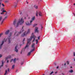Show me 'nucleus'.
Returning <instances> with one entry per match:
<instances>
[{"label": "nucleus", "instance_id": "obj_19", "mask_svg": "<svg viewBox=\"0 0 75 75\" xmlns=\"http://www.w3.org/2000/svg\"><path fill=\"white\" fill-rule=\"evenodd\" d=\"M35 19V16H33V18L32 19V21H34Z\"/></svg>", "mask_w": 75, "mask_h": 75}, {"label": "nucleus", "instance_id": "obj_41", "mask_svg": "<svg viewBox=\"0 0 75 75\" xmlns=\"http://www.w3.org/2000/svg\"><path fill=\"white\" fill-rule=\"evenodd\" d=\"M1 57H2V55H1V54H0V58H1Z\"/></svg>", "mask_w": 75, "mask_h": 75}, {"label": "nucleus", "instance_id": "obj_18", "mask_svg": "<svg viewBox=\"0 0 75 75\" xmlns=\"http://www.w3.org/2000/svg\"><path fill=\"white\" fill-rule=\"evenodd\" d=\"M3 64H4V62H3V60L2 61V64L1 66L0 67H3Z\"/></svg>", "mask_w": 75, "mask_h": 75}, {"label": "nucleus", "instance_id": "obj_51", "mask_svg": "<svg viewBox=\"0 0 75 75\" xmlns=\"http://www.w3.org/2000/svg\"><path fill=\"white\" fill-rule=\"evenodd\" d=\"M43 28V27H42V28Z\"/></svg>", "mask_w": 75, "mask_h": 75}, {"label": "nucleus", "instance_id": "obj_46", "mask_svg": "<svg viewBox=\"0 0 75 75\" xmlns=\"http://www.w3.org/2000/svg\"><path fill=\"white\" fill-rule=\"evenodd\" d=\"M64 65L65 66L66 65V63H65L64 64Z\"/></svg>", "mask_w": 75, "mask_h": 75}, {"label": "nucleus", "instance_id": "obj_45", "mask_svg": "<svg viewBox=\"0 0 75 75\" xmlns=\"http://www.w3.org/2000/svg\"><path fill=\"white\" fill-rule=\"evenodd\" d=\"M8 60L7 61V63H8Z\"/></svg>", "mask_w": 75, "mask_h": 75}, {"label": "nucleus", "instance_id": "obj_44", "mask_svg": "<svg viewBox=\"0 0 75 75\" xmlns=\"http://www.w3.org/2000/svg\"><path fill=\"white\" fill-rule=\"evenodd\" d=\"M58 68H59V67L57 66V69H58Z\"/></svg>", "mask_w": 75, "mask_h": 75}, {"label": "nucleus", "instance_id": "obj_14", "mask_svg": "<svg viewBox=\"0 0 75 75\" xmlns=\"http://www.w3.org/2000/svg\"><path fill=\"white\" fill-rule=\"evenodd\" d=\"M16 19H15L13 22V24L14 25H16Z\"/></svg>", "mask_w": 75, "mask_h": 75}, {"label": "nucleus", "instance_id": "obj_57", "mask_svg": "<svg viewBox=\"0 0 75 75\" xmlns=\"http://www.w3.org/2000/svg\"><path fill=\"white\" fill-rule=\"evenodd\" d=\"M21 45H20V46H21Z\"/></svg>", "mask_w": 75, "mask_h": 75}, {"label": "nucleus", "instance_id": "obj_56", "mask_svg": "<svg viewBox=\"0 0 75 75\" xmlns=\"http://www.w3.org/2000/svg\"><path fill=\"white\" fill-rule=\"evenodd\" d=\"M3 0H0V1H2Z\"/></svg>", "mask_w": 75, "mask_h": 75}, {"label": "nucleus", "instance_id": "obj_11", "mask_svg": "<svg viewBox=\"0 0 75 75\" xmlns=\"http://www.w3.org/2000/svg\"><path fill=\"white\" fill-rule=\"evenodd\" d=\"M2 13H1V14L2 15V14H4V13H6V10H4L3 11H2Z\"/></svg>", "mask_w": 75, "mask_h": 75}, {"label": "nucleus", "instance_id": "obj_12", "mask_svg": "<svg viewBox=\"0 0 75 75\" xmlns=\"http://www.w3.org/2000/svg\"><path fill=\"white\" fill-rule=\"evenodd\" d=\"M26 25H30L31 24L29 23L28 21H27L26 22Z\"/></svg>", "mask_w": 75, "mask_h": 75}, {"label": "nucleus", "instance_id": "obj_28", "mask_svg": "<svg viewBox=\"0 0 75 75\" xmlns=\"http://www.w3.org/2000/svg\"><path fill=\"white\" fill-rule=\"evenodd\" d=\"M3 17H2V16H1L0 17V21H1V19H2Z\"/></svg>", "mask_w": 75, "mask_h": 75}, {"label": "nucleus", "instance_id": "obj_33", "mask_svg": "<svg viewBox=\"0 0 75 75\" xmlns=\"http://www.w3.org/2000/svg\"><path fill=\"white\" fill-rule=\"evenodd\" d=\"M67 64H69V61H67Z\"/></svg>", "mask_w": 75, "mask_h": 75}, {"label": "nucleus", "instance_id": "obj_37", "mask_svg": "<svg viewBox=\"0 0 75 75\" xmlns=\"http://www.w3.org/2000/svg\"><path fill=\"white\" fill-rule=\"evenodd\" d=\"M1 2H0V7H1Z\"/></svg>", "mask_w": 75, "mask_h": 75}, {"label": "nucleus", "instance_id": "obj_43", "mask_svg": "<svg viewBox=\"0 0 75 75\" xmlns=\"http://www.w3.org/2000/svg\"><path fill=\"white\" fill-rule=\"evenodd\" d=\"M4 20H5V19H4H4H3L2 21L4 22Z\"/></svg>", "mask_w": 75, "mask_h": 75}, {"label": "nucleus", "instance_id": "obj_60", "mask_svg": "<svg viewBox=\"0 0 75 75\" xmlns=\"http://www.w3.org/2000/svg\"><path fill=\"white\" fill-rule=\"evenodd\" d=\"M33 34V33L32 34Z\"/></svg>", "mask_w": 75, "mask_h": 75}, {"label": "nucleus", "instance_id": "obj_52", "mask_svg": "<svg viewBox=\"0 0 75 75\" xmlns=\"http://www.w3.org/2000/svg\"><path fill=\"white\" fill-rule=\"evenodd\" d=\"M72 68V67H71V68Z\"/></svg>", "mask_w": 75, "mask_h": 75}, {"label": "nucleus", "instance_id": "obj_25", "mask_svg": "<svg viewBox=\"0 0 75 75\" xmlns=\"http://www.w3.org/2000/svg\"><path fill=\"white\" fill-rule=\"evenodd\" d=\"M36 43L37 44H38V39L36 40Z\"/></svg>", "mask_w": 75, "mask_h": 75}, {"label": "nucleus", "instance_id": "obj_26", "mask_svg": "<svg viewBox=\"0 0 75 75\" xmlns=\"http://www.w3.org/2000/svg\"><path fill=\"white\" fill-rule=\"evenodd\" d=\"M69 72H70V73H72V72H73V70H71L69 71Z\"/></svg>", "mask_w": 75, "mask_h": 75}, {"label": "nucleus", "instance_id": "obj_59", "mask_svg": "<svg viewBox=\"0 0 75 75\" xmlns=\"http://www.w3.org/2000/svg\"><path fill=\"white\" fill-rule=\"evenodd\" d=\"M27 16H28V15H26Z\"/></svg>", "mask_w": 75, "mask_h": 75}, {"label": "nucleus", "instance_id": "obj_50", "mask_svg": "<svg viewBox=\"0 0 75 75\" xmlns=\"http://www.w3.org/2000/svg\"><path fill=\"white\" fill-rule=\"evenodd\" d=\"M25 19H26V18H25Z\"/></svg>", "mask_w": 75, "mask_h": 75}, {"label": "nucleus", "instance_id": "obj_4", "mask_svg": "<svg viewBox=\"0 0 75 75\" xmlns=\"http://www.w3.org/2000/svg\"><path fill=\"white\" fill-rule=\"evenodd\" d=\"M24 20H23V18H21V19H19V21L18 22L17 24V25L16 27H18V25H19V24H20V25H21V24H23L24 23Z\"/></svg>", "mask_w": 75, "mask_h": 75}, {"label": "nucleus", "instance_id": "obj_39", "mask_svg": "<svg viewBox=\"0 0 75 75\" xmlns=\"http://www.w3.org/2000/svg\"><path fill=\"white\" fill-rule=\"evenodd\" d=\"M40 37L39 36L38 37V40H40Z\"/></svg>", "mask_w": 75, "mask_h": 75}, {"label": "nucleus", "instance_id": "obj_30", "mask_svg": "<svg viewBox=\"0 0 75 75\" xmlns=\"http://www.w3.org/2000/svg\"><path fill=\"white\" fill-rule=\"evenodd\" d=\"M54 73V72L52 71L50 74V75H52V74H53Z\"/></svg>", "mask_w": 75, "mask_h": 75}, {"label": "nucleus", "instance_id": "obj_7", "mask_svg": "<svg viewBox=\"0 0 75 75\" xmlns=\"http://www.w3.org/2000/svg\"><path fill=\"white\" fill-rule=\"evenodd\" d=\"M38 27H36L35 29V33H39V30H38Z\"/></svg>", "mask_w": 75, "mask_h": 75}, {"label": "nucleus", "instance_id": "obj_55", "mask_svg": "<svg viewBox=\"0 0 75 75\" xmlns=\"http://www.w3.org/2000/svg\"><path fill=\"white\" fill-rule=\"evenodd\" d=\"M74 61H75V59H74Z\"/></svg>", "mask_w": 75, "mask_h": 75}, {"label": "nucleus", "instance_id": "obj_53", "mask_svg": "<svg viewBox=\"0 0 75 75\" xmlns=\"http://www.w3.org/2000/svg\"><path fill=\"white\" fill-rule=\"evenodd\" d=\"M62 74H63V75H64V74L63 73H62Z\"/></svg>", "mask_w": 75, "mask_h": 75}, {"label": "nucleus", "instance_id": "obj_58", "mask_svg": "<svg viewBox=\"0 0 75 75\" xmlns=\"http://www.w3.org/2000/svg\"><path fill=\"white\" fill-rule=\"evenodd\" d=\"M27 4H28V2H27Z\"/></svg>", "mask_w": 75, "mask_h": 75}, {"label": "nucleus", "instance_id": "obj_6", "mask_svg": "<svg viewBox=\"0 0 75 75\" xmlns=\"http://www.w3.org/2000/svg\"><path fill=\"white\" fill-rule=\"evenodd\" d=\"M30 29H28V31H25L24 33L21 35L22 37H24V36H26L27 34L30 33Z\"/></svg>", "mask_w": 75, "mask_h": 75}, {"label": "nucleus", "instance_id": "obj_31", "mask_svg": "<svg viewBox=\"0 0 75 75\" xmlns=\"http://www.w3.org/2000/svg\"><path fill=\"white\" fill-rule=\"evenodd\" d=\"M23 64H24V62H22L21 63V65H22Z\"/></svg>", "mask_w": 75, "mask_h": 75}, {"label": "nucleus", "instance_id": "obj_16", "mask_svg": "<svg viewBox=\"0 0 75 75\" xmlns=\"http://www.w3.org/2000/svg\"><path fill=\"white\" fill-rule=\"evenodd\" d=\"M8 58H11V56H8L6 57V59H7Z\"/></svg>", "mask_w": 75, "mask_h": 75}, {"label": "nucleus", "instance_id": "obj_35", "mask_svg": "<svg viewBox=\"0 0 75 75\" xmlns=\"http://www.w3.org/2000/svg\"><path fill=\"white\" fill-rule=\"evenodd\" d=\"M10 69H9V68H8V72H10Z\"/></svg>", "mask_w": 75, "mask_h": 75}, {"label": "nucleus", "instance_id": "obj_24", "mask_svg": "<svg viewBox=\"0 0 75 75\" xmlns=\"http://www.w3.org/2000/svg\"><path fill=\"white\" fill-rule=\"evenodd\" d=\"M25 41V38H24L23 39V44H24V42Z\"/></svg>", "mask_w": 75, "mask_h": 75}, {"label": "nucleus", "instance_id": "obj_17", "mask_svg": "<svg viewBox=\"0 0 75 75\" xmlns=\"http://www.w3.org/2000/svg\"><path fill=\"white\" fill-rule=\"evenodd\" d=\"M38 6H36L35 5L34 6V7H35V8L36 9H37L38 8Z\"/></svg>", "mask_w": 75, "mask_h": 75}, {"label": "nucleus", "instance_id": "obj_21", "mask_svg": "<svg viewBox=\"0 0 75 75\" xmlns=\"http://www.w3.org/2000/svg\"><path fill=\"white\" fill-rule=\"evenodd\" d=\"M14 67H15V65H13L12 66V69H14Z\"/></svg>", "mask_w": 75, "mask_h": 75}, {"label": "nucleus", "instance_id": "obj_34", "mask_svg": "<svg viewBox=\"0 0 75 75\" xmlns=\"http://www.w3.org/2000/svg\"><path fill=\"white\" fill-rule=\"evenodd\" d=\"M7 18V16H6L4 18V19H6V18Z\"/></svg>", "mask_w": 75, "mask_h": 75}, {"label": "nucleus", "instance_id": "obj_42", "mask_svg": "<svg viewBox=\"0 0 75 75\" xmlns=\"http://www.w3.org/2000/svg\"><path fill=\"white\" fill-rule=\"evenodd\" d=\"M74 56H75V53L74 52Z\"/></svg>", "mask_w": 75, "mask_h": 75}, {"label": "nucleus", "instance_id": "obj_32", "mask_svg": "<svg viewBox=\"0 0 75 75\" xmlns=\"http://www.w3.org/2000/svg\"><path fill=\"white\" fill-rule=\"evenodd\" d=\"M2 6H3V7H4V4H2Z\"/></svg>", "mask_w": 75, "mask_h": 75}, {"label": "nucleus", "instance_id": "obj_47", "mask_svg": "<svg viewBox=\"0 0 75 75\" xmlns=\"http://www.w3.org/2000/svg\"><path fill=\"white\" fill-rule=\"evenodd\" d=\"M57 72H55V74H57Z\"/></svg>", "mask_w": 75, "mask_h": 75}, {"label": "nucleus", "instance_id": "obj_38", "mask_svg": "<svg viewBox=\"0 0 75 75\" xmlns=\"http://www.w3.org/2000/svg\"><path fill=\"white\" fill-rule=\"evenodd\" d=\"M3 21H2L1 23V24H3Z\"/></svg>", "mask_w": 75, "mask_h": 75}, {"label": "nucleus", "instance_id": "obj_3", "mask_svg": "<svg viewBox=\"0 0 75 75\" xmlns=\"http://www.w3.org/2000/svg\"><path fill=\"white\" fill-rule=\"evenodd\" d=\"M24 28V26L22 27V29L21 30V31L18 32H17L16 31V32L14 34V35L15 36V37H17L19 35H20L21 33H23L24 31V30L23 29V28Z\"/></svg>", "mask_w": 75, "mask_h": 75}, {"label": "nucleus", "instance_id": "obj_10", "mask_svg": "<svg viewBox=\"0 0 75 75\" xmlns=\"http://www.w3.org/2000/svg\"><path fill=\"white\" fill-rule=\"evenodd\" d=\"M9 32H10V30H8L7 31H6V32L5 33V34L6 35H8V33H9Z\"/></svg>", "mask_w": 75, "mask_h": 75}, {"label": "nucleus", "instance_id": "obj_5", "mask_svg": "<svg viewBox=\"0 0 75 75\" xmlns=\"http://www.w3.org/2000/svg\"><path fill=\"white\" fill-rule=\"evenodd\" d=\"M35 45V44L34 43H33L32 45V48H33V49H32L31 51H30V52H29V53L28 54L27 56H30L31 54V53L33 51H34V48H35V47H34Z\"/></svg>", "mask_w": 75, "mask_h": 75}, {"label": "nucleus", "instance_id": "obj_48", "mask_svg": "<svg viewBox=\"0 0 75 75\" xmlns=\"http://www.w3.org/2000/svg\"><path fill=\"white\" fill-rule=\"evenodd\" d=\"M17 71H18V70H17L16 71V72H17Z\"/></svg>", "mask_w": 75, "mask_h": 75}, {"label": "nucleus", "instance_id": "obj_40", "mask_svg": "<svg viewBox=\"0 0 75 75\" xmlns=\"http://www.w3.org/2000/svg\"><path fill=\"white\" fill-rule=\"evenodd\" d=\"M6 13L5 14V16H6V15L7 14V11Z\"/></svg>", "mask_w": 75, "mask_h": 75}, {"label": "nucleus", "instance_id": "obj_36", "mask_svg": "<svg viewBox=\"0 0 75 75\" xmlns=\"http://www.w3.org/2000/svg\"><path fill=\"white\" fill-rule=\"evenodd\" d=\"M33 20H32L31 21H30V24H31V23H32V22H33Z\"/></svg>", "mask_w": 75, "mask_h": 75}, {"label": "nucleus", "instance_id": "obj_15", "mask_svg": "<svg viewBox=\"0 0 75 75\" xmlns=\"http://www.w3.org/2000/svg\"><path fill=\"white\" fill-rule=\"evenodd\" d=\"M17 3H15L14 4L13 6L15 8H16V7H17Z\"/></svg>", "mask_w": 75, "mask_h": 75}, {"label": "nucleus", "instance_id": "obj_1", "mask_svg": "<svg viewBox=\"0 0 75 75\" xmlns=\"http://www.w3.org/2000/svg\"><path fill=\"white\" fill-rule=\"evenodd\" d=\"M33 38V42H34V41H35V36H34V35H33V36H32L31 37H30V38L28 39V42L27 43V45L25 47L24 49H23L21 51V54H22V52L23 50H24V49H25V48L28 47L29 46L28 45H30V44H31V43H30V41H31Z\"/></svg>", "mask_w": 75, "mask_h": 75}, {"label": "nucleus", "instance_id": "obj_29", "mask_svg": "<svg viewBox=\"0 0 75 75\" xmlns=\"http://www.w3.org/2000/svg\"><path fill=\"white\" fill-rule=\"evenodd\" d=\"M3 33L0 34V37H1V35H3Z\"/></svg>", "mask_w": 75, "mask_h": 75}, {"label": "nucleus", "instance_id": "obj_2", "mask_svg": "<svg viewBox=\"0 0 75 75\" xmlns=\"http://www.w3.org/2000/svg\"><path fill=\"white\" fill-rule=\"evenodd\" d=\"M12 34H13V33L12 32H11L9 34V36L8 37V38H7V39H4V41H2V43L0 45V49H1V47L3 45V44H4V41H5V42H6V41H7V40H8V43H10L11 42V38L10 37L11 36Z\"/></svg>", "mask_w": 75, "mask_h": 75}, {"label": "nucleus", "instance_id": "obj_8", "mask_svg": "<svg viewBox=\"0 0 75 75\" xmlns=\"http://www.w3.org/2000/svg\"><path fill=\"white\" fill-rule=\"evenodd\" d=\"M17 47H18V46L17 45H16V46L15 49V51H16V52H18V49H17Z\"/></svg>", "mask_w": 75, "mask_h": 75}, {"label": "nucleus", "instance_id": "obj_13", "mask_svg": "<svg viewBox=\"0 0 75 75\" xmlns=\"http://www.w3.org/2000/svg\"><path fill=\"white\" fill-rule=\"evenodd\" d=\"M39 16H40V17H41L42 16V13L41 12H39Z\"/></svg>", "mask_w": 75, "mask_h": 75}, {"label": "nucleus", "instance_id": "obj_9", "mask_svg": "<svg viewBox=\"0 0 75 75\" xmlns=\"http://www.w3.org/2000/svg\"><path fill=\"white\" fill-rule=\"evenodd\" d=\"M16 58H15L13 60V59H12L11 61V62H12V61H13L14 63L15 64V63H16Z\"/></svg>", "mask_w": 75, "mask_h": 75}, {"label": "nucleus", "instance_id": "obj_61", "mask_svg": "<svg viewBox=\"0 0 75 75\" xmlns=\"http://www.w3.org/2000/svg\"><path fill=\"white\" fill-rule=\"evenodd\" d=\"M62 65H63V64H62Z\"/></svg>", "mask_w": 75, "mask_h": 75}, {"label": "nucleus", "instance_id": "obj_27", "mask_svg": "<svg viewBox=\"0 0 75 75\" xmlns=\"http://www.w3.org/2000/svg\"><path fill=\"white\" fill-rule=\"evenodd\" d=\"M4 8H2V9H1V11H3V10H4Z\"/></svg>", "mask_w": 75, "mask_h": 75}, {"label": "nucleus", "instance_id": "obj_22", "mask_svg": "<svg viewBox=\"0 0 75 75\" xmlns=\"http://www.w3.org/2000/svg\"><path fill=\"white\" fill-rule=\"evenodd\" d=\"M7 71L6 70L5 71V73L4 75H6L7 74Z\"/></svg>", "mask_w": 75, "mask_h": 75}, {"label": "nucleus", "instance_id": "obj_54", "mask_svg": "<svg viewBox=\"0 0 75 75\" xmlns=\"http://www.w3.org/2000/svg\"><path fill=\"white\" fill-rule=\"evenodd\" d=\"M74 6H75V3L74 4Z\"/></svg>", "mask_w": 75, "mask_h": 75}, {"label": "nucleus", "instance_id": "obj_20", "mask_svg": "<svg viewBox=\"0 0 75 75\" xmlns=\"http://www.w3.org/2000/svg\"><path fill=\"white\" fill-rule=\"evenodd\" d=\"M38 11H36V16H38Z\"/></svg>", "mask_w": 75, "mask_h": 75}, {"label": "nucleus", "instance_id": "obj_49", "mask_svg": "<svg viewBox=\"0 0 75 75\" xmlns=\"http://www.w3.org/2000/svg\"><path fill=\"white\" fill-rule=\"evenodd\" d=\"M21 13H22V12H21V13H20V14H21Z\"/></svg>", "mask_w": 75, "mask_h": 75}, {"label": "nucleus", "instance_id": "obj_23", "mask_svg": "<svg viewBox=\"0 0 75 75\" xmlns=\"http://www.w3.org/2000/svg\"><path fill=\"white\" fill-rule=\"evenodd\" d=\"M37 25V24H34L33 25V27H35V26Z\"/></svg>", "mask_w": 75, "mask_h": 75}]
</instances>
